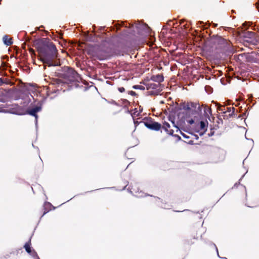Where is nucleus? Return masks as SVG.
<instances>
[{"mask_svg": "<svg viewBox=\"0 0 259 259\" xmlns=\"http://www.w3.org/2000/svg\"><path fill=\"white\" fill-rule=\"evenodd\" d=\"M37 49L41 61L48 66H56L60 65L57 58L58 51L54 44L48 38H42L37 44Z\"/></svg>", "mask_w": 259, "mask_h": 259, "instance_id": "nucleus-1", "label": "nucleus"}, {"mask_svg": "<svg viewBox=\"0 0 259 259\" xmlns=\"http://www.w3.org/2000/svg\"><path fill=\"white\" fill-rule=\"evenodd\" d=\"M203 108L204 114L209 116L211 114V109L206 106H200L197 103H187L183 106V109L185 110L186 116L185 120L190 124L195 123V119H198L202 114Z\"/></svg>", "mask_w": 259, "mask_h": 259, "instance_id": "nucleus-2", "label": "nucleus"}, {"mask_svg": "<svg viewBox=\"0 0 259 259\" xmlns=\"http://www.w3.org/2000/svg\"><path fill=\"white\" fill-rule=\"evenodd\" d=\"M89 54L100 60L108 59L113 55L110 50H105L99 48L90 49Z\"/></svg>", "mask_w": 259, "mask_h": 259, "instance_id": "nucleus-3", "label": "nucleus"}, {"mask_svg": "<svg viewBox=\"0 0 259 259\" xmlns=\"http://www.w3.org/2000/svg\"><path fill=\"white\" fill-rule=\"evenodd\" d=\"M17 97H15L16 100H21L20 104L21 107L24 108L27 107L31 102L32 99H34L33 96L29 93H25L22 91H19L17 94Z\"/></svg>", "mask_w": 259, "mask_h": 259, "instance_id": "nucleus-4", "label": "nucleus"}, {"mask_svg": "<svg viewBox=\"0 0 259 259\" xmlns=\"http://www.w3.org/2000/svg\"><path fill=\"white\" fill-rule=\"evenodd\" d=\"M42 105V102H39L36 106L34 107H33L31 109H28L27 110V113L31 116H34L35 118L36 124L37 122V118L38 115H37V113L40 111L41 110Z\"/></svg>", "mask_w": 259, "mask_h": 259, "instance_id": "nucleus-5", "label": "nucleus"}, {"mask_svg": "<svg viewBox=\"0 0 259 259\" xmlns=\"http://www.w3.org/2000/svg\"><path fill=\"white\" fill-rule=\"evenodd\" d=\"M244 42L252 45H256L257 40L255 37V34L253 32H248L245 37Z\"/></svg>", "mask_w": 259, "mask_h": 259, "instance_id": "nucleus-6", "label": "nucleus"}, {"mask_svg": "<svg viewBox=\"0 0 259 259\" xmlns=\"http://www.w3.org/2000/svg\"><path fill=\"white\" fill-rule=\"evenodd\" d=\"M144 124L148 128L156 131H159L161 127V124L155 121H152L151 122H144Z\"/></svg>", "mask_w": 259, "mask_h": 259, "instance_id": "nucleus-7", "label": "nucleus"}, {"mask_svg": "<svg viewBox=\"0 0 259 259\" xmlns=\"http://www.w3.org/2000/svg\"><path fill=\"white\" fill-rule=\"evenodd\" d=\"M208 122L207 121H201L199 122L200 128L201 130L203 131L202 132L200 133V135H203L205 132L207 131Z\"/></svg>", "mask_w": 259, "mask_h": 259, "instance_id": "nucleus-8", "label": "nucleus"}, {"mask_svg": "<svg viewBox=\"0 0 259 259\" xmlns=\"http://www.w3.org/2000/svg\"><path fill=\"white\" fill-rule=\"evenodd\" d=\"M3 41L7 46L11 45L13 44L12 39L9 37L8 35H5L3 37Z\"/></svg>", "mask_w": 259, "mask_h": 259, "instance_id": "nucleus-9", "label": "nucleus"}, {"mask_svg": "<svg viewBox=\"0 0 259 259\" xmlns=\"http://www.w3.org/2000/svg\"><path fill=\"white\" fill-rule=\"evenodd\" d=\"M151 80L157 82L158 83L161 82L163 81V76L161 74H157L156 75H153L151 77Z\"/></svg>", "mask_w": 259, "mask_h": 259, "instance_id": "nucleus-10", "label": "nucleus"}, {"mask_svg": "<svg viewBox=\"0 0 259 259\" xmlns=\"http://www.w3.org/2000/svg\"><path fill=\"white\" fill-rule=\"evenodd\" d=\"M170 127V124L168 122H165L163 123L162 128L165 130V131L169 135H172L174 133V131L172 130H168V128Z\"/></svg>", "mask_w": 259, "mask_h": 259, "instance_id": "nucleus-11", "label": "nucleus"}, {"mask_svg": "<svg viewBox=\"0 0 259 259\" xmlns=\"http://www.w3.org/2000/svg\"><path fill=\"white\" fill-rule=\"evenodd\" d=\"M218 42L221 45V47H225L226 45H228V42L227 41L223 38L222 37H219L218 39Z\"/></svg>", "mask_w": 259, "mask_h": 259, "instance_id": "nucleus-12", "label": "nucleus"}, {"mask_svg": "<svg viewBox=\"0 0 259 259\" xmlns=\"http://www.w3.org/2000/svg\"><path fill=\"white\" fill-rule=\"evenodd\" d=\"M30 241H31V240L30 239L29 241H28V242L26 243L24 246V247L25 248L26 251L28 253H30L32 251L31 249V247H30V245H31Z\"/></svg>", "mask_w": 259, "mask_h": 259, "instance_id": "nucleus-13", "label": "nucleus"}, {"mask_svg": "<svg viewBox=\"0 0 259 259\" xmlns=\"http://www.w3.org/2000/svg\"><path fill=\"white\" fill-rule=\"evenodd\" d=\"M32 257L34 258V259H39V257L37 256V253L34 250L31 251V252L29 253Z\"/></svg>", "mask_w": 259, "mask_h": 259, "instance_id": "nucleus-14", "label": "nucleus"}, {"mask_svg": "<svg viewBox=\"0 0 259 259\" xmlns=\"http://www.w3.org/2000/svg\"><path fill=\"white\" fill-rule=\"evenodd\" d=\"M232 110H233V111H232L231 114H229V116L230 117L232 116L233 114L234 113V110H235V108L234 107H233V108L228 107L227 109V111L228 112H231Z\"/></svg>", "mask_w": 259, "mask_h": 259, "instance_id": "nucleus-15", "label": "nucleus"}, {"mask_svg": "<svg viewBox=\"0 0 259 259\" xmlns=\"http://www.w3.org/2000/svg\"><path fill=\"white\" fill-rule=\"evenodd\" d=\"M142 27L143 28V29H145V32L146 33H149L150 28L147 25H144L142 26Z\"/></svg>", "mask_w": 259, "mask_h": 259, "instance_id": "nucleus-16", "label": "nucleus"}, {"mask_svg": "<svg viewBox=\"0 0 259 259\" xmlns=\"http://www.w3.org/2000/svg\"><path fill=\"white\" fill-rule=\"evenodd\" d=\"M133 88L135 89H140V90H144L145 88L140 85H135L133 86Z\"/></svg>", "mask_w": 259, "mask_h": 259, "instance_id": "nucleus-17", "label": "nucleus"}, {"mask_svg": "<svg viewBox=\"0 0 259 259\" xmlns=\"http://www.w3.org/2000/svg\"><path fill=\"white\" fill-rule=\"evenodd\" d=\"M70 71H71V74H72V77H73V78H76V76H77V75H78V74H77V72H75L74 70H70Z\"/></svg>", "mask_w": 259, "mask_h": 259, "instance_id": "nucleus-18", "label": "nucleus"}, {"mask_svg": "<svg viewBox=\"0 0 259 259\" xmlns=\"http://www.w3.org/2000/svg\"><path fill=\"white\" fill-rule=\"evenodd\" d=\"M180 133L182 135V136L185 139H189V136H187L186 134L182 133V132H180Z\"/></svg>", "mask_w": 259, "mask_h": 259, "instance_id": "nucleus-19", "label": "nucleus"}, {"mask_svg": "<svg viewBox=\"0 0 259 259\" xmlns=\"http://www.w3.org/2000/svg\"><path fill=\"white\" fill-rule=\"evenodd\" d=\"M118 90L119 91V92H120V93H123L125 91V89L123 87H120V88H118Z\"/></svg>", "mask_w": 259, "mask_h": 259, "instance_id": "nucleus-20", "label": "nucleus"}, {"mask_svg": "<svg viewBox=\"0 0 259 259\" xmlns=\"http://www.w3.org/2000/svg\"><path fill=\"white\" fill-rule=\"evenodd\" d=\"M130 94H131L132 96H136V92H134V91H130Z\"/></svg>", "mask_w": 259, "mask_h": 259, "instance_id": "nucleus-21", "label": "nucleus"}, {"mask_svg": "<svg viewBox=\"0 0 259 259\" xmlns=\"http://www.w3.org/2000/svg\"><path fill=\"white\" fill-rule=\"evenodd\" d=\"M218 110L223 111V114H225L226 113V111H224V109H223L221 107H219L218 108Z\"/></svg>", "mask_w": 259, "mask_h": 259, "instance_id": "nucleus-22", "label": "nucleus"}, {"mask_svg": "<svg viewBox=\"0 0 259 259\" xmlns=\"http://www.w3.org/2000/svg\"><path fill=\"white\" fill-rule=\"evenodd\" d=\"M4 83V81H3V79L2 78H0V86L2 85Z\"/></svg>", "mask_w": 259, "mask_h": 259, "instance_id": "nucleus-23", "label": "nucleus"}, {"mask_svg": "<svg viewBox=\"0 0 259 259\" xmlns=\"http://www.w3.org/2000/svg\"><path fill=\"white\" fill-rule=\"evenodd\" d=\"M51 204L49 202H46L45 204V206H51Z\"/></svg>", "mask_w": 259, "mask_h": 259, "instance_id": "nucleus-24", "label": "nucleus"}, {"mask_svg": "<svg viewBox=\"0 0 259 259\" xmlns=\"http://www.w3.org/2000/svg\"><path fill=\"white\" fill-rule=\"evenodd\" d=\"M172 123L174 124V126L177 128V132H178V130H179V128L177 126H176V125H175V123H174V122H172Z\"/></svg>", "mask_w": 259, "mask_h": 259, "instance_id": "nucleus-25", "label": "nucleus"}, {"mask_svg": "<svg viewBox=\"0 0 259 259\" xmlns=\"http://www.w3.org/2000/svg\"><path fill=\"white\" fill-rule=\"evenodd\" d=\"M134 124H135V126H136L137 125H138L139 122L138 121L134 120Z\"/></svg>", "mask_w": 259, "mask_h": 259, "instance_id": "nucleus-26", "label": "nucleus"}, {"mask_svg": "<svg viewBox=\"0 0 259 259\" xmlns=\"http://www.w3.org/2000/svg\"><path fill=\"white\" fill-rule=\"evenodd\" d=\"M153 86L152 87L153 89H155L158 85V84H153Z\"/></svg>", "mask_w": 259, "mask_h": 259, "instance_id": "nucleus-27", "label": "nucleus"}, {"mask_svg": "<svg viewBox=\"0 0 259 259\" xmlns=\"http://www.w3.org/2000/svg\"><path fill=\"white\" fill-rule=\"evenodd\" d=\"M214 246H215L216 250L217 251L218 255L219 256L218 248L215 245H214Z\"/></svg>", "mask_w": 259, "mask_h": 259, "instance_id": "nucleus-28", "label": "nucleus"}, {"mask_svg": "<svg viewBox=\"0 0 259 259\" xmlns=\"http://www.w3.org/2000/svg\"><path fill=\"white\" fill-rule=\"evenodd\" d=\"M161 206L164 208H168V207L167 206H166L165 205H161Z\"/></svg>", "mask_w": 259, "mask_h": 259, "instance_id": "nucleus-29", "label": "nucleus"}, {"mask_svg": "<svg viewBox=\"0 0 259 259\" xmlns=\"http://www.w3.org/2000/svg\"><path fill=\"white\" fill-rule=\"evenodd\" d=\"M256 8H257V9H259V4H258V3H257V4H256Z\"/></svg>", "mask_w": 259, "mask_h": 259, "instance_id": "nucleus-30", "label": "nucleus"}, {"mask_svg": "<svg viewBox=\"0 0 259 259\" xmlns=\"http://www.w3.org/2000/svg\"><path fill=\"white\" fill-rule=\"evenodd\" d=\"M46 213H47V212H46V211H45V212H44V214H43L42 216H43L45 214H46Z\"/></svg>", "mask_w": 259, "mask_h": 259, "instance_id": "nucleus-31", "label": "nucleus"}, {"mask_svg": "<svg viewBox=\"0 0 259 259\" xmlns=\"http://www.w3.org/2000/svg\"><path fill=\"white\" fill-rule=\"evenodd\" d=\"M137 196H138V197H142L143 196L142 195H139V196L137 195Z\"/></svg>", "mask_w": 259, "mask_h": 259, "instance_id": "nucleus-32", "label": "nucleus"}, {"mask_svg": "<svg viewBox=\"0 0 259 259\" xmlns=\"http://www.w3.org/2000/svg\"><path fill=\"white\" fill-rule=\"evenodd\" d=\"M178 137L179 138V139H181V137L178 136Z\"/></svg>", "mask_w": 259, "mask_h": 259, "instance_id": "nucleus-33", "label": "nucleus"}, {"mask_svg": "<svg viewBox=\"0 0 259 259\" xmlns=\"http://www.w3.org/2000/svg\"><path fill=\"white\" fill-rule=\"evenodd\" d=\"M156 199H157V200H160V199H159V198H157Z\"/></svg>", "mask_w": 259, "mask_h": 259, "instance_id": "nucleus-34", "label": "nucleus"}]
</instances>
